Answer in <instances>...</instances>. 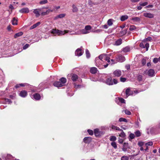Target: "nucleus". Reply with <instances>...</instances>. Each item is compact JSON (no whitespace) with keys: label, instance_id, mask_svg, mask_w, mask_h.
<instances>
[{"label":"nucleus","instance_id":"1","mask_svg":"<svg viewBox=\"0 0 160 160\" xmlns=\"http://www.w3.org/2000/svg\"><path fill=\"white\" fill-rule=\"evenodd\" d=\"M68 30H64L63 31L56 29H53L51 31L52 33L53 34L56 33L58 36H61L62 35H64V34L68 33Z\"/></svg>","mask_w":160,"mask_h":160},{"label":"nucleus","instance_id":"2","mask_svg":"<svg viewBox=\"0 0 160 160\" xmlns=\"http://www.w3.org/2000/svg\"><path fill=\"white\" fill-rule=\"evenodd\" d=\"M155 73L154 71H145L144 74L150 77H152L154 75Z\"/></svg>","mask_w":160,"mask_h":160},{"label":"nucleus","instance_id":"3","mask_svg":"<svg viewBox=\"0 0 160 160\" xmlns=\"http://www.w3.org/2000/svg\"><path fill=\"white\" fill-rule=\"evenodd\" d=\"M116 58L117 61L120 62H122L125 60L124 57L122 55H119Z\"/></svg>","mask_w":160,"mask_h":160},{"label":"nucleus","instance_id":"4","mask_svg":"<svg viewBox=\"0 0 160 160\" xmlns=\"http://www.w3.org/2000/svg\"><path fill=\"white\" fill-rule=\"evenodd\" d=\"M106 83L109 85H113V81L112 78L110 77L108 78L106 81Z\"/></svg>","mask_w":160,"mask_h":160},{"label":"nucleus","instance_id":"5","mask_svg":"<svg viewBox=\"0 0 160 160\" xmlns=\"http://www.w3.org/2000/svg\"><path fill=\"white\" fill-rule=\"evenodd\" d=\"M19 95L22 97L24 98L27 96V93L26 91L22 90L20 92Z\"/></svg>","mask_w":160,"mask_h":160},{"label":"nucleus","instance_id":"6","mask_svg":"<svg viewBox=\"0 0 160 160\" xmlns=\"http://www.w3.org/2000/svg\"><path fill=\"white\" fill-rule=\"evenodd\" d=\"M92 138L90 137H85L83 140V142L85 143H89L91 141Z\"/></svg>","mask_w":160,"mask_h":160},{"label":"nucleus","instance_id":"7","mask_svg":"<svg viewBox=\"0 0 160 160\" xmlns=\"http://www.w3.org/2000/svg\"><path fill=\"white\" fill-rule=\"evenodd\" d=\"M19 12L21 13H27L29 12V10L28 8H23L20 10Z\"/></svg>","mask_w":160,"mask_h":160},{"label":"nucleus","instance_id":"8","mask_svg":"<svg viewBox=\"0 0 160 160\" xmlns=\"http://www.w3.org/2000/svg\"><path fill=\"white\" fill-rule=\"evenodd\" d=\"M75 54L78 56H81L82 54V49L80 48H78L76 51Z\"/></svg>","mask_w":160,"mask_h":160},{"label":"nucleus","instance_id":"9","mask_svg":"<svg viewBox=\"0 0 160 160\" xmlns=\"http://www.w3.org/2000/svg\"><path fill=\"white\" fill-rule=\"evenodd\" d=\"M53 85L57 87H60L63 86L60 81L55 82L53 83Z\"/></svg>","mask_w":160,"mask_h":160},{"label":"nucleus","instance_id":"10","mask_svg":"<svg viewBox=\"0 0 160 160\" xmlns=\"http://www.w3.org/2000/svg\"><path fill=\"white\" fill-rule=\"evenodd\" d=\"M89 32L87 31L85 29H83L80 31L79 32H75L76 34H80L81 33L85 34L88 33Z\"/></svg>","mask_w":160,"mask_h":160},{"label":"nucleus","instance_id":"11","mask_svg":"<svg viewBox=\"0 0 160 160\" xmlns=\"http://www.w3.org/2000/svg\"><path fill=\"white\" fill-rule=\"evenodd\" d=\"M143 15L145 17L149 18H152L153 17V14L147 12L144 13Z\"/></svg>","mask_w":160,"mask_h":160},{"label":"nucleus","instance_id":"12","mask_svg":"<svg viewBox=\"0 0 160 160\" xmlns=\"http://www.w3.org/2000/svg\"><path fill=\"white\" fill-rule=\"evenodd\" d=\"M133 93L132 91H131L128 88L126 91V97L130 95H132Z\"/></svg>","mask_w":160,"mask_h":160},{"label":"nucleus","instance_id":"13","mask_svg":"<svg viewBox=\"0 0 160 160\" xmlns=\"http://www.w3.org/2000/svg\"><path fill=\"white\" fill-rule=\"evenodd\" d=\"M59 81H60L62 86H64L67 82V79L64 78L62 77L59 79Z\"/></svg>","mask_w":160,"mask_h":160},{"label":"nucleus","instance_id":"14","mask_svg":"<svg viewBox=\"0 0 160 160\" xmlns=\"http://www.w3.org/2000/svg\"><path fill=\"white\" fill-rule=\"evenodd\" d=\"M113 74L115 76L119 77L121 75V71H114Z\"/></svg>","mask_w":160,"mask_h":160},{"label":"nucleus","instance_id":"15","mask_svg":"<svg viewBox=\"0 0 160 160\" xmlns=\"http://www.w3.org/2000/svg\"><path fill=\"white\" fill-rule=\"evenodd\" d=\"M33 98L36 100H39L41 98L40 94L38 93H36L33 95Z\"/></svg>","mask_w":160,"mask_h":160},{"label":"nucleus","instance_id":"16","mask_svg":"<svg viewBox=\"0 0 160 160\" xmlns=\"http://www.w3.org/2000/svg\"><path fill=\"white\" fill-rule=\"evenodd\" d=\"M94 134L96 137H99L100 135V132L99 129H96L94 130Z\"/></svg>","mask_w":160,"mask_h":160},{"label":"nucleus","instance_id":"17","mask_svg":"<svg viewBox=\"0 0 160 160\" xmlns=\"http://www.w3.org/2000/svg\"><path fill=\"white\" fill-rule=\"evenodd\" d=\"M72 79L73 81H76L78 79V76L75 74H72L71 76Z\"/></svg>","mask_w":160,"mask_h":160},{"label":"nucleus","instance_id":"18","mask_svg":"<svg viewBox=\"0 0 160 160\" xmlns=\"http://www.w3.org/2000/svg\"><path fill=\"white\" fill-rule=\"evenodd\" d=\"M40 24V22H38L31 26L30 28V29H34L37 27L38 26H39Z\"/></svg>","mask_w":160,"mask_h":160},{"label":"nucleus","instance_id":"19","mask_svg":"<svg viewBox=\"0 0 160 160\" xmlns=\"http://www.w3.org/2000/svg\"><path fill=\"white\" fill-rule=\"evenodd\" d=\"M72 11L73 12H77L78 11V9L76 6L74 4L72 5Z\"/></svg>","mask_w":160,"mask_h":160},{"label":"nucleus","instance_id":"20","mask_svg":"<svg viewBox=\"0 0 160 160\" xmlns=\"http://www.w3.org/2000/svg\"><path fill=\"white\" fill-rule=\"evenodd\" d=\"M23 34V33L22 32H19L18 33H16L14 35V38H17L18 37H20Z\"/></svg>","mask_w":160,"mask_h":160},{"label":"nucleus","instance_id":"21","mask_svg":"<svg viewBox=\"0 0 160 160\" xmlns=\"http://www.w3.org/2000/svg\"><path fill=\"white\" fill-rule=\"evenodd\" d=\"M65 16V14H61L55 17L54 18V19H57L58 18H62L64 17Z\"/></svg>","mask_w":160,"mask_h":160},{"label":"nucleus","instance_id":"22","mask_svg":"<svg viewBox=\"0 0 160 160\" xmlns=\"http://www.w3.org/2000/svg\"><path fill=\"white\" fill-rule=\"evenodd\" d=\"M128 17L127 15H123L121 17L120 20L122 21H123L128 18Z\"/></svg>","mask_w":160,"mask_h":160},{"label":"nucleus","instance_id":"23","mask_svg":"<svg viewBox=\"0 0 160 160\" xmlns=\"http://www.w3.org/2000/svg\"><path fill=\"white\" fill-rule=\"evenodd\" d=\"M122 40L121 39H119L115 42V45H119L122 43Z\"/></svg>","mask_w":160,"mask_h":160},{"label":"nucleus","instance_id":"24","mask_svg":"<svg viewBox=\"0 0 160 160\" xmlns=\"http://www.w3.org/2000/svg\"><path fill=\"white\" fill-rule=\"evenodd\" d=\"M18 20L16 19L15 18H13L12 20V23L13 25H17L18 24L17 23Z\"/></svg>","mask_w":160,"mask_h":160},{"label":"nucleus","instance_id":"25","mask_svg":"<svg viewBox=\"0 0 160 160\" xmlns=\"http://www.w3.org/2000/svg\"><path fill=\"white\" fill-rule=\"evenodd\" d=\"M130 48L129 47H126L123 49V51L124 52H127L130 51Z\"/></svg>","mask_w":160,"mask_h":160},{"label":"nucleus","instance_id":"26","mask_svg":"<svg viewBox=\"0 0 160 160\" xmlns=\"http://www.w3.org/2000/svg\"><path fill=\"white\" fill-rule=\"evenodd\" d=\"M131 20L133 21L134 22H138L140 21V18L139 17H134L132 18Z\"/></svg>","mask_w":160,"mask_h":160},{"label":"nucleus","instance_id":"27","mask_svg":"<svg viewBox=\"0 0 160 160\" xmlns=\"http://www.w3.org/2000/svg\"><path fill=\"white\" fill-rule=\"evenodd\" d=\"M33 13L36 14V17H38L40 16V14L37 9L34 10L33 11Z\"/></svg>","mask_w":160,"mask_h":160},{"label":"nucleus","instance_id":"28","mask_svg":"<svg viewBox=\"0 0 160 160\" xmlns=\"http://www.w3.org/2000/svg\"><path fill=\"white\" fill-rule=\"evenodd\" d=\"M116 140V138L114 136H111L110 138V140L111 141L114 142Z\"/></svg>","mask_w":160,"mask_h":160},{"label":"nucleus","instance_id":"29","mask_svg":"<svg viewBox=\"0 0 160 160\" xmlns=\"http://www.w3.org/2000/svg\"><path fill=\"white\" fill-rule=\"evenodd\" d=\"M86 54L87 58H89L90 57V54L89 51L87 49L86 50Z\"/></svg>","mask_w":160,"mask_h":160},{"label":"nucleus","instance_id":"30","mask_svg":"<svg viewBox=\"0 0 160 160\" xmlns=\"http://www.w3.org/2000/svg\"><path fill=\"white\" fill-rule=\"evenodd\" d=\"M107 55L106 54H103L100 55L98 57V58L100 60H102L104 56H106Z\"/></svg>","mask_w":160,"mask_h":160},{"label":"nucleus","instance_id":"31","mask_svg":"<svg viewBox=\"0 0 160 160\" xmlns=\"http://www.w3.org/2000/svg\"><path fill=\"white\" fill-rule=\"evenodd\" d=\"M137 78L138 80L139 81H142V76L141 75L138 74L137 75Z\"/></svg>","mask_w":160,"mask_h":160},{"label":"nucleus","instance_id":"32","mask_svg":"<svg viewBox=\"0 0 160 160\" xmlns=\"http://www.w3.org/2000/svg\"><path fill=\"white\" fill-rule=\"evenodd\" d=\"M111 145L115 148H117V145L116 143L114 142H113L111 143Z\"/></svg>","mask_w":160,"mask_h":160},{"label":"nucleus","instance_id":"33","mask_svg":"<svg viewBox=\"0 0 160 160\" xmlns=\"http://www.w3.org/2000/svg\"><path fill=\"white\" fill-rule=\"evenodd\" d=\"M121 160H129V157L126 156H123L121 157Z\"/></svg>","mask_w":160,"mask_h":160},{"label":"nucleus","instance_id":"34","mask_svg":"<svg viewBox=\"0 0 160 160\" xmlns=\"http://www.w3.org/2000/svg\"><path fill=\"white\" fill-rule=\"evenodd\" d=\"M113 20L112 19H109L108 21V24L109 26L112 25L113 23L112 22V21Z\"/></svg>","mask_w":160,"mask_h":160},{"label":"nucleus","instance_id":"35","mask_svg":"<svg viewBox=\"0 0 160 160\" xmlns=\"http://www.w3.org/2000/svg\"><path fill=\"white\" fill-rule=\"evenodd\" d=\"M127 32V29H125L123 31L120 32V33L122 35H124L126 34Z\"/></svg>","mask_w":160,"mask_h":160},{"label":"nucleus","instance_id":"36","mask_svg":"<svg viewBox=\"0 0 160 160\" xmlns=\"http://www.w3.org/2000/svg\"><path fill=\"white\" fill-rule=\"evenodd\" d=\"M135 134L137 137H139L141 136V133L139 130L136 131Z\"/></svg>","mask_w":160,"mask_h":160},{"label":"nucleus","instance_id":"37","mask_svg":"<svg viewBox=\"0 0 160 160\" xmlns=\"http://www.w3.org/2000/svg\"><path fill=\"white\" fill-rule=\"evenodd\" d=\"M119 136L122 138H124L126 136L125 134V133L123 132L122 130L121 131V132L119 135Z\"/></svg>","mask_w":160,"mask_h":160},{"label":"nucleus","instance_id":"38","mask_svg":"<svg viewBox=\"0 0 160 160\" xmlns=\"http://www.w3.org/2000/svg\"><path fill=\"white\" fill-rule=\"evenodd\" d=\"M119 121L120 122H127V120L126 119L123 118H120L119 119Z\"/></svg>","mask_w":160,"mask_h":160},{"label":"nucleus","instance_id":"39","mask_svg":"<svg viewBox=\"0 0 160 160\" xmlns=\"http://www.w3.org/2000/svg\"><path fill=\"white\" fill-rule=\"evenodd\" d=\"M136 28V27L134 25H131L129 28V30L132 31L135 30Z\"/></svg>","mask_w":160,"mask_h":160},{"label":"nucleus","instance_id":"40","mask_svg":"<svg viewBox=\"0 0 160 160\" xmlns=\"http://www.w3.org/2000/svg\"><path fill=\"white\" fill-rule=\"evenodd\" d=\"M48 2V1L47 0H42L39 3L41 4H46Z\"/></svg>","mask_w":160,"mask_h":160},{"label":"nucleus","instance_id":"41","mask_svg":"<svg viewBox=\"0 0 160 160\" xmlns=\"http://www.w3.org/2000/svg\"><path fill=\"white\" fill-rule=\"evenodd\" d=\"M148 4V3L147 2H145L143 3L142 2H140L139 3V4L141 6H144L147 5Z\"/></svg>","mask_w":160,"mask_h":160},{"label":"nucleus","instance_id":"42","mask_svg":"<svg viewBox=\"0 0 160 160\" xmlns=\"http://www.w3.org/2000/svg\"><path fill=\"white\" fill-rule=\"evenodd\" d=\"M85 29L87 31V30H90L91 29V27L90 25H87L85 26Z\"/></svg>","mask_w":160,"mask_h":160},{"label":"nucleus","instance_id":"43","mask_svg":"<svg viewBox=\"0 0 160 160\" xmlns=\"http://www.w3.org/2000/svg\"><path fill=\"white\" fill-rule=\"evenodd\" d=\"M125 113L126 114L128 115H130L131 114V113L127 109H126L124 110Z\"/></svg>","mask_w":160,"mask_h":160},{"label":"nucleus","instance_id":"44","mask_svg":"<svg viewBox=\"0 0 160 160\" xmlns=\"http://www.w3.org/2000/svg\"><path fill=\"white\" fill-rule=\"evenodd\" d=\"M153 145V142H149L145 144L146 146H152Z\"/></svg>","mask_w":160,"mask_h":160},{"label":"nucleus","instance_id":"45","mask_svg":"<svg viewBox=\"0 0 160 160\" xmlns=\"http://www.w3.org/2000/svg\"><path fill=\"white\" fill-rule=\"evenodd\" d=\"M159 61V58L158 59L157 58H155L153 59V62L154 63H157Z\"/></svg>","mask_w":160,"mask_h":160},{"label":"nucleus","instance_id":"46","mask_svg":"<svg viewBox=\"0 0 160 160\" xmlns=\"http://www.w3.org/2000/svg\"><path fill=\"white\" fill-rule=\"evenodd\" d=\"M141 62L142 65H144L146 63V60L144 58H143L142 59Z\"/></svg>","mask_w":160,"mask_h":160},{"label":"nucleus","instance_id":"47","mask_svg":"<svg viewBox=\"0 0 160 160\" xmlns=\"http://www.w3.org/2000/svg\"><path fill=\"white\" fill-rule=\"evenodd\" d=\"M88 133L90 135H92L93 134V132L92 130L88 129Z\"/></svg>","mask_w":160,"mask_h":160},{"label":"nucleus","instance_id":"48","mask_svg":"<svg viewBox=\"0 0 160 160\" xmlns=\"http://www.w3.org/2000/svg\"><path fill=\"white\" fill-rule=\"evenodd\" d=\"M129 137L131 139H132L135 138V136L132 133L130 134Z\"/></svg>","mask_w":160,"mask_h":160},{"label":"nucleus","instance_id":"49","mask_svg":"<svg viewBox=\"0 0 160 160\" xmlns=\"http://www.w3.org/2000/svg\"><path fill=\"white\" fill-rule=\"evenodd\" d=\"M144 142H139L138 143V145L140 147H142L144 144Z\"/></svg>","mask_w":160,"mask_h":160},{"label":"nucleus","instance_id":"50","mask_svg":"<svg viewBox=\"0 0 160 160\" xmlns=\"http://www.w3.org/2000/svg\"><path fill=\"white\" fill-rule=\"evenodd\" d=\"M145 48L147 51L148 50V48L149 47V44L148 43H146L145 46Z\"/></svg>","mask_w":160,"mask_h":160},{"label":"nucleus","instance_id":"51","mask_svg":"<svg viewBox=\"0 0 160 160\" xmlns=\"http://www.w3.org/2000/svg\"><path fill=\"white\" fill-rule=\"evenodd\" d=\"M127 148L126 147V146L124 145L123 146V148H122V150L124 152H126L127 151Z\"/></svg>","mask_w":160,"mask_h":160},{"label":"nucleus","instance_id":"52","mask_svg":"<svg viewBox=\"0 0 160 160\" xmlns=\"http://www.w3.org/2000/svg\"><path fill=\"white\" fill-rule=\"evenodd\" d=\"M119 100L120 102L122 103H125V100L124 99L121 98H119Z\"/></svg>","mask_w":160,"mask_h":160},{"label":"nucleus","instance_id":"53","mask_svg":"<svg viewBox=\"0 0 160 160\" xmlns=\"http://www.w3.org/2000/svg\"><path fill=\"white\" fill-rule=\"evenodd\" d=\"M5 100L6 102H8V104H10L12 102L9 99L6 98L5 99Z\"/></svg>","mask_w":160,"mask_h":160},{"label":"nucleus","instance_id":"54","mask_svg":"<svg viewBox=\"0 0 160 160\" xmlns=\"http://www.w3.org/2000/svg\"><path fill=\"white\" fill-rule=\"evenodd\" d=\"M126 79L125 78H120V81L122 82H124L126 81Z\"/></svg>","mask_w":160,"mask_h":160},{"label":"nucleus","instance_id":"55","mask_svg":"<svg viewBox=\"0 0 160 160\" xmlns=\"http://www.w3.org/2000/svg\"><path fill=\"white\" fill-rule=\"evenodd\" d=\"M29 44H25L23 47V49H25L27 48L29 46Z\"/></svg>","mask_w":160,"mask_h":160},{"label":"nucleus","instance_id":"56","mask_svg":"<svg viewBox=\"0 0 160 160\" xmlns=\"http://www.w3.org/2000/svg\"><path fill=\"white\" fill-rule=\"evenodd\" d=\"M139 46H140V47L141 48H145L144 45L142 43H140V44L139 45Z\"/></svg>","mask_w":160,"mask_h":160},{"label":"nucleus","instance_id":"57","mask_svg":"<svg viewBox=\"0 0 160 160\" xmlns=\"http://www.w3.org/2000/svg\"><path fill=\"white\" fill-rule=\"evenodd\" d=\"M125 68H126L127 70H128V69H130V65H129V64H127L125 66Z\"/></svg>","mask_w":160,"mask_h":160},{"label":"nucleus","instance_id":"58","mask_svg":"<svg viewBox=\"0 0 160 160\" xmlns=\"http://www.w3.org/2000/svg\"><path fill=\"white\" fill-rule=\"evenodd\" d=\"M53 10H51L50 9H48L47 10L46 12L47 14H48L50 12H53Z\"/></svg>","mask_w":160,"mask_h":160},{"label":"nucleus","instance_id":"59","mask_svg":"<svg viewBox=\"0 0 160 160\" xmlns=\"http://www.w3.org/2000/svg\"><path fill=\"white\" fill-rule=\"evenodd\" d=\"M118 81L116 79H114L113 81V83L114 84H116L118 83Z\"/></svg>","mask_w":160,"mask_h":160},{"label":"nucleus","instance_id":"60","mask_svg":"<svg viewBox=\"0 0 160 160\" xmlns=\"http://www.w3.org/2000/svg\"><path fill=\"white\" fill-rule=\"evenodd\" d=\"M9 8L11 10H13L14 9V8L12 4H10L9 6Z\"/></svg>","mask_w":160,"mask_h":160},{"label":"nucleus","instance_id":"61","mask_svg":"<svg viewBox=\"0 0 160 160\" xmlns=\"http://www.w3.org/2000/svg\"><path fill=\"white\" fill-rule=\"evenodd\" d=\"M146 39L147 41H151L152 40V38L151 37H148Z\"/></svg>","mask_w":160,"mask_h":160},{"label":"nucleus","instance_id":"62","mask_svg":"<svg viewBox=\"0 0 160 160\" xmlns=\"http://www.w3.org/2000/svg\"><path fill=\"white\" fill-rule=\"evenodd\" d=\"M91 73L94 74L97 73V71H90Z\"/></svg>","mask_w":160,"mask_h":160},{"label":"nucleus","instance_id":"63","mask_svg":"<svg viewBox=\"0 0 160 160\" xmlns=\"http://www.w3.org/2000/svg\"><path fill=\"white\" fill-rule=\"evenodd\" d=\"M117 128V127H116L114 125H112L111 126V128L112 129H116V128Z\"/></svg>","mask_w":160,"mask_h":160},{"label":"nucleus","instance_id":"64","mask_svg":"<svg viewBox=\"0 0 160 160\" xmlns=\"http://www.w3.org/2000/svg\"><path fill=\"white\" fill-rule=\"evenodd\" d=\"M7 28L8 31H10L11 30V26L9 25L8 26Z\"/></svg>","mask_w":160,"mask_h":160}]
</instances>
